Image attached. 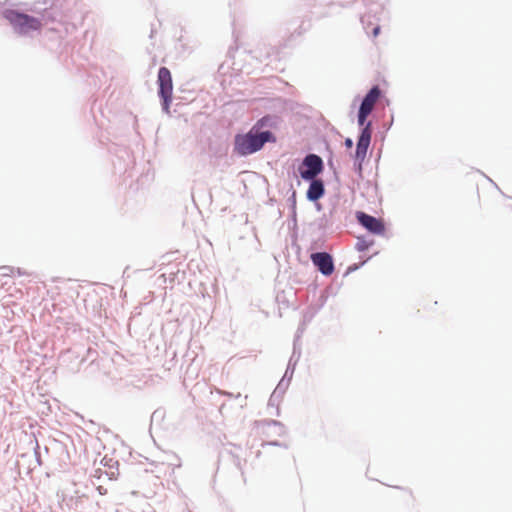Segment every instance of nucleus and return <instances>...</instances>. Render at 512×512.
Masks as SVG:
<instances>
[{
	"instance_id": "0eeeda50",
	"label": "nucleus",
	"mask_w": 512,
	"mask_h": 512,
	"mask_svg": "<svg viewBox=\"0 0 512 512\" xmlns=\"http://www.w3.org/2000/svg\"><path fill=\"white\" fill-rule=\"evenodd\" d=\"M357 220L363 227L373 234L381 235L385 231V226L381 219L370 216L364 212L357 213Z\"/></svg>"
},
{
	"instance_id": "7ed1b4c3",
	"label": "nucleus",
	"mask_w": 512,
	"mask_h": 512,
	"mask_svg": "<svg viewBox=\"0 0 512 512\" xmlns=\"http://www.w3.org/2000/svg\"><path fill=\"white\" fill-rule=\"evenodd\" d=\"M159 95L163 99L164 109L168 111L172 99L173 82L170 70L161 67L158 71Z\"/></svg>"
},
{
	"instance_id": "423d86ee",
	"label": "nucleus",
	"mask_w": 512,
	"mask_h": 512,
	"mask_svg": "<svg viewBox=\"0 0 512 512\" xmlns=\"http://www.w3.org/2000/svg\"><path fill=\"white\" fill-rule=\"evenodd\" d=\"M372 131H371V123L367 122V124L363 127L361 134L359 136L356 152H355V160L359 164V168L361 169L362 163L367 155V151L371 142Z\"/></svg>"
},
{
	"instance_id": "9b49d317",
	"label": "nucleus",
	"mask_w": 512,
	"mask_h": 512,
	"mask_svg": "<svg viewBox=\"0 0 512 512\" xmlns=\"http://www.w3.org/2000/svg\"><path fill=\"white\" fill-rule=\"evenodd\" d=\"M345 146H346L348 149H351V148H352V146H353V141H352V139L347 138V139L345 140Z\"/></svg>"
},
{
	"instance_id": "6e6552de",
	"label": "nucleus",
	"mask_w": 512,
	"mask_h": 512,
	"mask_svg": "<svg viewBox=\"0 0 512 512\" xmlns=\"http://www.w3.org/2000/svg\"><path fill=\"white\" fill-rule=\"evenodd\" d=\"M313 264L319 269V271L329 276L334 271V264L332 257L326 252H317L311 255Z\"/></svg>"
},
{
	"instance_id": "1a4fd4ad",
	"label": "nucleus",
	"mask_w": 512,
	"mask_h": 512,
	"mask_svg": "<svg viewBox=\"0 0 512 512\" xmlns=\"http://www.w3.org/2000/svg\"><path fill=\"white\" fill-rule=\"evenodd\" d=\"M324 194V185L320 180H313L307 191V198L316 201Z\"/></svg>"
},
{
	"instance_id": "20e7f679",
	"label": "nucleus",
	"mask_w": 512,
	"mask_h": 512,
	"mask_svg": "<svg viewBox=\"0 0 512 512\" xmlns=\"http://www.w3.org/2000/svg\"><path fill=\"white\" fill-rule=\"evenodd\" d=\"M381 91L378 86H374L364 97L358 112L359 126H365L368 115L374 109V106L380 98Z\"/></svg>"
},
{
	"instance_id": "9d476101",
	"label": "nucleus",
	"mask_w": 512,
	"mask_h": 512,
	"mask_svg": "<svg viewBox=\"0 0 512 512\" xmlns=\"http://www.w3.org/2000/svg\"><path fill=\"white\" fill-rule=\"evenodd\" d=\"M5 270L4 275L5 276H20L22 275V272L19 268L15 269L13 267H4Z\"/></svg>"
},
{
	"instance_id": "f257e3e1",
	"label": "nucleus",
	"mask_w": 512,
	"mask_h": 512,
	"mask_svg": "<svg viewBox=\"0 0 512 512\" xmlns=\"http://www.w3.org/2000/svg\"><path fill=\"white\" fill-rule=\"evenodd\" d=\"M268 121V117H263L247 133L237 134L234 139V152L247 156L261 150L265 143L275 142L276 138L270 131H261Z\"/></svg>"
},
{
	"instance_id": "39448f33",
	"label": "nucleus",
	"mask_w": 512,
	"mask_h": 512,
	"mask_svg": "<svg viewBox=\"0 0 512 512\" xmlns=\"http://www.w3.org/2000/svg\"><path fill=\"white\" fill-rule=\"evenodd\" d=\"M323 169L322 159L315 154L306 156L300 167V175L305 180H313Z\"/></svg>"
},
{
	"instance_id": "f03ea898",
	"label": "nucleus",
	"mask_w": 512,
	"mask_h": 512,
	"mask_svg": "<svg viewBox=\"0 0 512 512\" xmlns=\"http://www.w3.org/2000/svg\"><path fill=\"white\" fill-rule=\"evenodd\" d=\"M4 17L19 33H27L41 27V22L38 19L14 10L5 11Z\"/></svg>"
},
{
	"instance_id": "f8f14e48",
	"label": "nucleus",
	"mask_w": 512,
	"mask_h": 512,
	"mask_svg": "<svg viewBox=\"0 0 512 512\" xmlns=\"http://www.w3.org/2000/svg\"><path fill=\"white\" fill-rule=\"evenodd\" d=\"M380 33V27L379 26H376L374 29H373V36L374 37H377Z\"/></svg>"
}]
</instances>
